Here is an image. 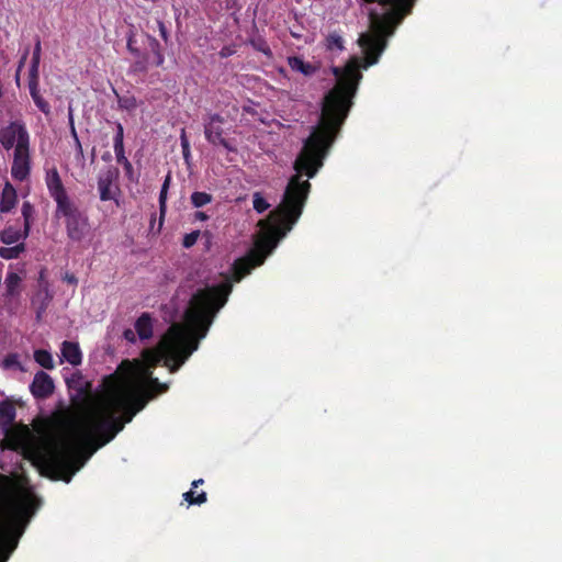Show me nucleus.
<instances>
[{
    "mask_svg": "<svg viewBox=\"0 0 562 562\" xmlns=\"http://www.w3.org/2000/svg\"><path fill=\"white\" fill-rule=\"evenodd\" d=\"M311 191L307 180L292 176L284 190L281 203L267 220L260 222L266 229L265 236L256 244L259 251L235 260L233 280L228 277L223 282L196 290L184 312L186 325L172 324L161 338L156 349H146L142 356L148 369L157 367L162 360L171 373L180 367L199 347L218 311L226 304L233 290V281L239 282L252 269L263 263L280 239L293 228L302 215Z\"/></svg>",
    "mask_w": 562,
    "mask_h": 562,
    "instance_id": "1",
    "label": "nucleus"
},
{
    "mask_svg": "<svg viewBox=\"0 0 562 562\" xmlns=\"http://www.w3.org/2000/svg\"><path fill=\"white\" fill-rule=\"evenodd\" d=\"M147 403L145 395L125 383L111 386L97 408L74 425L72 436L45 440L34 451L40 472L53 480L70 482L90 456L109 443Z\"/></svg>",
    "mask_w": 562,
    "mask_h": 562,
    "instance_id": "2",
    "label": "nucleus"
},
{
    "mask_svg": "<svg viewBox=\"0 0 562 562\" xmlns=\"http://www.w3.org/2000/svg\"><path fill=\"white\" fill-rule=\"evenodd\" d=\"M38 506V499L32 494L14 499L12 479L0 474V562H7L16 549Z\"/></svg>",
    "mask_w": 562,
    "mask_h": 562,
    "instance_id": "3",
    "label": "nucleus"
},
{
    "mask_svg": "<svg viewBox=\"0 0 562 562\" xmlns=\"http://www.w3.org/2000/svg\"><path fill=\"white\" fill-rule=\"evenodd\" d=\"M56 215L65 218L66 233L72 241H81L89 233L88 216L72 201L56 207Z\"/></svg>",
    "mask_w": 562,
    "mask_h": 562,
    "instance_id": "4",
    "label": "nucleus"
},
{
    "mask_svg": "<svg viewBox=\"0 0 562 562\" xmlns=\"http://www.w3.org/2000/svg\"><path fill=\"white\" fill-rule=\"evenodd\" d=\"M120 171L114 166H109L98 176V190L101 201H117L121 193L119 187Z\"/></svg>",
    "mask_w": 562,
    "mask_h": 562,
    "instance_id": "5",
    "label": "nucleus"
},
{
    "mask_svg": "<svg viewBox=\"0 0 562 562\" xmlns=\"http://www.w3.org/2000/svg\"><path fill=\"white\" fill-rule=\"evenodd\" d=\"M0 143L5 150H10L21 143L24 146L30 145V137L26 128L18 123L11 122L9 125L0 130Z\"/></svg>",
    "mask_w": 562,
    "mask_h": 562,
    "instance_id": "6",
    "label": "nucleus"
},
{
    "mask_svg": "<svg viewBox=\"0 0 562 562\" xmlns=\"http://www.w3.org/2000/svg\"><path fill=\"white\" fill-rule=\"evenodd\" d=\"M224 117L217 113L211 114L209 121L204 124V135L209 143L213 145H221L224 148L232 150L229 143L224 138V130L222 124Z\"/></svg>",
    "mask_w": 562,
    "mask_h": 562,
    "instance_id": "7",
    "label": "nucleus"
},
{
    "mask_svg": "<svg viewBox=\"0 0 562 562\" xmlns=\"http://www.w3.org/2000/svg\"><path fill=\"white\" fill-rule=\"evenodd\" d=\"M45 182L49 195L56 202V207H59L71 201L66 192L57 168L54 167L46 171Z\"/></svg>",
    "mask_w": 562,
    "mask_h": 562,
    "instance_id": "8",
    "label": "nucleus"
},
{
    "mask_svg": "<svg viewBox=\"0 0 562 562\" xmlns=\"http://www.w3.org/2000/svg\"><path fill=\"white\" fill-rule=\"evenodd\" d=\"M30 150L23 143L14 148L11 175L15 180L23 181L30 175Z\"/></svg>",
    "mask_w": 562,
    "mask_h": 562,
    "instance_id": "9",
    "label": "nucleus"
},
{
    "mask_svg": "<svg viewBox=\"0 0 562 562\" xmlns=\"http://www.w3.org/2000/svg\"><path fill=\"white\" fill-rule=\"evenodd\" d=\"M55 385L53 379L44 371L35 373L33 382L30 385L32 395L35 398H47L54 392Z\"/></svg>",
    "mask_w": 562,
    "mask_h": 562,
    "instance_id": "10",
    "label": "nucleus"
},
{
    "mask_svg": "<svg viewBox=\"0 0 562 562\" xmlns=\"http://www.w3.org/2000/svg\"><path fill=\"white\" fill-rule=\"evenodd\" d=\"M38 74L29 75V90L35 105L45 114L50 111L49 103L41 95L38 88Z\"/></svg>",
    "mask_w": 562,
    "mask_h": 562,
    "instance_id": "11",
    "label": "nucleus"
},
{
    "mask_svg": "<svg viewBox=\"0 0 562 562\" xmlns=\"http://www.w3.org/2000/svg\"><path fill=\"white\" fill-rule=\"evenodd\" d=\"M16 417L15 405L10 400L0 402V428L3 431H9Z\"/></svg>",
    "mask_w": 562,
    "mask_h": 562,
    "instance_id": "12",
    "label": "nucleus"
},
{
    "mask_svg": "<svg viewBox=\"0 0 562 562\" xmlns=\"http://www.w3.org/2000/svg\"><path fill=\"white\" fill-rule=\"evenodd\" d=\"M61 356L71 366H79L82 361V353L77 342L65 340L61 344Z\"/></svg>",
    "mask_w": 562,
    "mask_h": 562,
    "instance_id": "13",
    "label": "nucleus"
},
{
    "mask_svg": "<svg viewBox=\"0 0 562 562\" xmlns=\"http://www.w3.org/2000/svg\"><path fill=\"white\" fill-rule=\"evenodd\" d=\"M16 190L10 182H5L0 196V213L10 212L16 204Z\"/></svg>",
    "mask_w": 562,
    "mask_h": 562,
    "instance_id": "14",
    "label": "nucleus"
},
{
    "mask_svg": "<svg viewBox=\"0 0 562 562\" xmlns=\"http://www.w3.org/2000/svg\"><path fill=\"white\" fill-rule=\"evenodd\" d=\"M288 65L293 71L301 72L306 77L313 76L318 69L317 66L304 61L300 56L288 57Z\"/></svg>",
    "mask_w": 562,
    "mask_h": 562,
    "instance_id": "15",
    "label": "nucleus"
},
{
    "mask_svg": "<svg viewBox=\"0 0 562 562\" xmlns=\"http://www.w3.org/2000/svg\"><path fill=\"white\" fill-rule=\"evenodd\" d=\"M30 234L25 233V228L20 229L12 225L5 227L0 232V241L5 245H12L18 243L19 240H24L29 237Z\"/></svg>",
    "mask_w": 562,
    "mask_h": 562,
    "instance_id": "16",
    "label": "nucleus"
},
{
    "mask_svg": "<svg viewBox=\"0 0 562 562\" xmlns=\"http://www.w3.org/2000/svg\"><path fill=\"white\" fill-rule=\"evenodd\" d=\"M135 331L142 340L153 336V322L148 313H143L135 322Z\"/></svg>",
    "mask_w": 562,
    "mask_h": 562,
    "instance_id": "17",
    "label": "nucleus"
},
{
    "mask_svg": "<svg viewBox=\"0 0 562 562\" xmlns=\"http://www.w3.org/2000/svg\"><path fill=\"white\" fill-rule=\"evenodd\" d=\"M171 183V175L170 172L165 177V180L161 186V190L159 193V226L158 231L162 227L164 218L167 212V194Z\"/></svg>",
    "mask_w": 562,
    "mask_h": 562,
    "instance_id": "18",
    "label": "nucleus"
},
{
    "mask_svg": "<svg viewBox=\"0 0 562 562\" xmlns=\"http://www.w3.org/2000/svg\"><path fill=\"white\" fill-rule=\"evenodd\" d=\"M22 282L21 277L15 272H8L4 284H5V295L9 297H13L19 294V288Z\"/></svg>",
    "mask_w": 562,
    "mask_h": 562,
    "instance_id": "19",
    "label": "nucleus"
},
{
    "mask_svg": "<svg viewBox=\"0 0 562 562\" xmlns=\"http://www.w3.org/2000/svg\"><path fill=\"white\" fill-rule=\"evenodd\" d=\"M21 213L24 221L23 227L25 228V233L30 234L31 226L34 221L35 209L31 202L24 201L22 204Z\"/></svg>",
    "mask_w": 562,
    "mask_h": 562,
    "instance_id": "20",
    "label": "nucleus"
},
{
    "mask_svg": "<svg viewBox=\"0 0 562 562\" xmlns=\"http://www.w3.org/2000/svg\"><path fill=\"white\" fill-rule=\"evenodd\" d=\"M34 360L36 363L47 370H52L55 367L52 353L45 349L35 350Z\"/></svg>",
    "mask_w": 562,
    "mask_h": 562,
    "instance_id": "21",
    "label": "nucleus"
},
{
    "mask_svg": "<svg viewBox=\"0 0 562 562\" xmlns=\"http://www.w3.org/2000/svg\"><path fill=\"white\" fill-rule=\"evenodd\" d=\"M25 251V244L20 243L12 247H0V257L5 260L16 259Z\"/></svg>",
    "mask_w": 562,
    "mask_h": 562,
    "instance_id": "22",
    "label": "nucleus"
},
{
    "mask_svg": "<svg viewBox=\"0 0 562 562\" xmlns=\"http://www.w3.org/2000/svg\"><path fill=\"white\" fill-rule=\"evenodd\" d=\"M326 47L329 50H342L345 46L341 34L338 32L329 33L326 37Z\"/></svg>",
    "mask_w": 562,
    "mask_h": 562,
    "instance_id": "23",
    "label": "nucleus"
},
{
    "mask_svg": "<svg viewBox=\"0 0 562 562\" xmlns=\"http://www.w3.org/2000/svg\"><path fill=\"white\" fill-rule=\"evenodd\" d=\"M41 52H42L41 40H40V37H36L29 75L38 74V67H40V61H41Z\"/></svg>",
    "mask_w": 562,
    "mask_h": 562,
    "instance_id": "24",
    "label": "nucleus"
},
{
    "mask_svg": "<svg viewBox=\"0 0 562 562\" xmlns=\"http://www.w3.org/2000/svg\"><path fill=\"white\" fill-rule=\"evenodd\" d=\"M191 203L194 207L199 209L212 202L213 196L210 193L195 191L191 194Z\"/></svg>",
    "mask_w": 562,
    "mask_h": 562,
    "instance_id": "25",
    "label": "nucleus"
},
{
    "mask_svg": "<svg viewBox=\"0 0 562 562\" xmlns=\"http://www.w3.org/2000/svg\"><path fill=\"white\" fill-rule=\"evenodd\" d=\"M183 499L189 505H202L206 502L207 497H206V493L203 491L200 493H195L194 491L191 490V491L183 493Z\"/></svg>",
    "mask_w": 562,
    "mask_h": 562,
    "instance_id": "26",
    "label": "nucleus"
},
{
    "mask_svg": "<svg viewBox=\"0 0 562 562\" xmlns=\"http://www.w3.org/2000/svg\"><path fill=\"white\" fill-rule=\"evenodd\" d=\"M252 206L256 212L263 213L270 207V204L260 192H255L252 195Z\"/></svg>",
    "mask_w": 562,
    "mask_h": 562,
    "instance_id": "27",
    "label": "nucleus"
},
{
    "mask_svg": "<svg viewBox=\"0 0 562 562\" xmlns=\"http://www.w3.org/2000/svg\"><path fill=\"white\" fill-rule=\"evenodd\" d=\"M114 151L124 150V128L121 123H116V134L113 138Z\"/></svg>",
    "mask_w": 562,
    "mask_h": 562,
    "instance_id": "28",
    "label": "nucleus"
},
{
    "mask_svg": "<svg viewBox=\"0 0 562 562\" xmlns=\"http://www.w3.org/2000/svg\"><path fill=\"white\" fill-rule=\"evenodd\" d=\"M199 236H200V231H193L189 234H186L183 236L182 246L184 248H191L192 246L195 245Z\"/></svg>",
    "mask_w": 562,
    "mask_h": 562,
    "instance_id": "29",
    "label": "nucleus"
},
{
    "mask_svg": "<svg viewBox=\"0 0 562 562\" xmlns=\"http://www.w3.org/2000/svg\"><path fill=\"white\" fill-rule=\"evenodd\" d=\"M151 47H153V52H154L155 58H156L155 59V65L157 67L162 66V64L165 61V57H164V54L160 50V45H159V43L156 40L153 41Z\"/></svg>",
    "mask_w": 562,
    "mask_h": 562,
    "instance_id": "30",
    "label": "nucleus"
},
{
    "mask_svg": "<svg viewBox=\"0 0 562 562\" xmlns=\"http://www.w3.org/2000/svg\"><path fill=\"white\" fill-rule=\"evenodd\" d=\"M3 367L7 369L20 367L19 356L16 353H9L3 360Z\"/></svg>",
    "mask_w": 562,
    "mask_h": 562,
    "instance_id": "31",
    "label": "nucleus"
},
{
    "mask_svg": "<svg viewBox=\"0 0 562 562\" xmlns=\"http://www.w3.org/2000/svg\"><path fill=\"white\" fill-rule=\"evenodd\" d=\"M181 146H182L183 155H184V157H187L189 154V142L186 137L184 130H182V133H181Z\"/></svg>",
    "mask_w": 562,
    "mask_h": 562,
    "instance_id": "32",
    "label": "nucleus"
},
{
    "mask_svg": "<svg viewBox=\"0 0 562 562\" xmlns=\"http://www.w3.org/2000/svg\"><path fill=\"white\" fill-rule=\"evenodd\" d=\"M123 168H124V171H125V175L126 177L130 179V180H134V168H133V165L130 162L127 164H124L123 165Z\"/></svg>",
    "mask_w": 562,
    "mask_h": 562,
    "instance_id": "33",
    "label": "nucleus"
},
{
    "mask_svg": "<svg viewBox=\"0 0 562 562\" xmlns=\"http://www.w3.org/2000/svg\"><path fill=\"white\" fill-rule=\"evenodd\" d=\"M114 153H115L116 161H117L119 164H121L122 166H123L124 164L130 162V160H128V159L126 158V156H125V151H124V150H122V151H114Z\"/></svg>",
    "mask_w": 562,
    "mask_h": 562,
    "instance_id": "34",
    "label": "nucleus"
},
{
    "mask_svg": "<svg viewBox=\"0 0 562 562\" xmlns=\"http://www.w3.org/2000/svg\"><path fill=\"white\" fill-rule=\"evenodd\" d=\"M133 70L134 71H146L147 70V67H146V64L144 61H136L134 65H133Z\"/></svg>",
    "mask_w": 562,
    "mask_h": 562,
    "instance_id": "35",
    "label": "nucleus"
},
{
    "mask_svg": "<svg viewBox=\"0 0 562 562\" xmlns=\"http://www.w3.org/2000/svg\"><path fill=\"white\" fill-rule=\"evenodd\" d=\"M123 336L126 340L131 342L135 341V333L132 329H125Z\"/></svg>",
    "mask_w": 562,
    "mask_h": 562,
    "instance_id": "36",
    "label": "nucleus"
},
{
    "mask_svg": "<svg viewBox=\"0 0 562 562\" xmlns=\"http://www.w3.org/2000/svg\"><path fill=\"white\" fill-rule=\"evenodd\" d=\"M69 121H70V132H71V135L74 136L75 142H77V139H79V138H78V135H77V132H76V128H75V125H74V119H72L71 111L69 112Z\"/></svg>",
    "mask_w": 562,
    "mask_h": 562,
    "instance_id": "37",
    "label": "nucleus"
},
{
    "mask_svg": "<svg viewBox=\"0 0 562 562\" xmlns=\"http://www.w3.org/2000/svg\"><path fill=\"white\" fill-rule=\"evenodd\" d=\"M194 218L196 221H206L209 218V215L202 211H198L194 213Z\"/></svg>",
    "mask_w": 562,
    "mask_h": 562,
    "instance_id": "38",
    "label": "nucleus"
},
{
    "mask_svg": "<svg viewBox=\"0 0 562 562\" xmlns=\"http://www.w3.org/2000/svg\"><path fill=\"white\" fill-rule=\"evenodd\" d=\"M64 280L67 281L70 284H77L78 283V280H77V278L74 274L66 273Z\"/></svg>",
    "mask_w": 562,
    "mask_h": 562,
    "instance_id": "39",
    "label": "nucleus"
},
{
    "mask_svg": "<svg viewBox=\"0 0 562 562\" xmlns=\"http://www.w3.org/2000/svg\"><path fill=\"white\" fill-rule=\"evenodd\" d=\"M76 143V151H77V156L80 157V158H83V150H82V146H81V143L79 139H77Z\"/></svg>",
    "mask_w": 562,
    "mask_h": 562,
    "instance_id": "40",
    "label": "nucleus"
},
{
    "mask_svg": "<svg viewBox=\"0 0 562 562\" xmlns=\"http://www.w3.org/2000/svg\"><path fill=\"white\" fill-rule=\"evenodd\" d=\"M27 54H29V50L26 49V52L23 54L21 60H20V65H19V68L22 67V65L25 63L26 58H27Z\"/></svg>",
    "mask_w": 562,
    "mask_h": 562,
    "instance_id": "41",
    "label": "nucleus"
},
{
    "mask_svg": "<svg viewBox=\"0 0 562 562\" xmlns=\"http://www.w3.org/2000/svg\"><path fill=\"white\" fill-rule=\"evenodd\" d=\"M203 484V480L202 479H199V480H194L192 482V487L193 488H196L199 485Z\"/></svg>",
    "mask_w": 562,
    "mask_h": 562,
    "instance_id": "42",
    "label": "nucleus"
},
{
    "mask_svg": "<svg viewBox=\"0 0 562 562\" xmlns=\"http://www.w3.org/2000/svg\"><path fill=\"white\" fill-rule=\"evenodd\" d=\"M149 382H150V384H151V385H160V384H159V381H158V379H157V378H151V376H150V378H149Z\"/></svg>",
    "mask_w": 562,
    "mask_h": 562,
    "instance_id": "43",
    "label": "nucleus"
},
{
    "mask_svg": "<svg viewBox=\"0 0 562 562\" xmlns=\"http://www.w3.org/2000/svg\"><path fill=\"white\" fill-rule=\"evenodd\" d=\"M160 31H161V36L164 38H166L167 37V33H166L165 26L162 24H161Z\"/></svg>",
    "mask_w": 562,
    "mask_h": 562,
    "instance_id": "44",
    "label": "nucleus"
},
{
    "mask_svg": "<svg viewBox=\"0 0 562 562\" xmlns=\"http://www.w3.org/2000/svg\"><path fill=\"white\" fill-rule=\"evenodd\" d=\"M110 157H111V156H110V154H109V153H108V154H104V155L102 156V158H103L104 160L110 159Z\"/></svg>",
    "mask_w": 562,
    "mask_h": 562,
    "instance_id": "45",
    "label": "nucleus"
},
{
    "mask_svg": "<svg viewBox=\"0 0 562 562\" xmlns=\"http://www.w3.org/2000/svg\"><path fill=\"white\" fill-rule=\"evenodd\" d=\"M160 386H161V391H162V392L167 390V385H166V384L160 385Z\"/></svg>",
    "mask_w": 562,
    "mask_h": 562,
    "instance_id": "46",
    "label": "nucleus"
},
{
    "mask_svg": "<svg viewBox=\"0 0 562 562\" xmlns=\"http://www.w3.org/2000/svg\"><path fill=\"white\" fill-rule=\"evenodd\" d=\"M155 217H156V214H153V216H151V225H153V224H154V222H155Z\"/></svg>",
    "mask_w": 562,
    "mask_h": 562,
    "instance_id": "47",
    "label": "nucleus"
}]
</instances>
